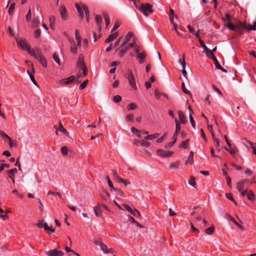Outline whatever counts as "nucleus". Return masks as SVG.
<instances>
[{"label":"nucleus","mask_w":256,"mask_h":256,"mask_svg":"<svg viewBox=\"0 0 256 256\" xmlns=\"http://www.w3.org/2000/svg\"><path fill=\"white\" fill-rule=\"evenodd\" d=\"M88 80H84V82H83L80 85V86H79V89L80 90H83L84 88H85V87L86 86V85L88 84Z\"/></svg>","instance_id":"nucleus-59"},{"label":"nucleus","mask_w":256,"mask_h":256,"mask_svg":"<svg viewBox=\"0 0 256 256\" xmlns=\"http://www.w3.org/2000/svg\"><path fill=\"white\" fill-rule=\"evenodd\" d=\"M28 53L34 56L35 58H36L37 55H38L39 52L36 53L33 49H31L30 46L26 50Z\"/></svg>","instance_id":"nucleus-36"},{"label":"nucleus","mask_w":256,"mask_h":256,"mask_svg":"<svg viewBox=\"0 0 256 256\" xmlns=\"http://www.w3.org/2000/svg\"><path fill=\"white\" fill-rule=\"evenodd\" d=\"M75 36H76V42H77V46H81V38H80V36L78 33V30H76L75 31Z\"/></svg>","instance_id":"nucleus-31"},{"label":"nucleus","mask_w":256,"mask_h":256,"mask_svg":"<svg viewBox=\"0 0 256 256\" xmlns=\"http://www.w3.org/2000/svg\"><path fill=\"white\" fill-rule=\"evenodd\" d=\"M42 228L48 234H52L54 232V229L49 226L46 222L44 224Z\"/></svg>","instance_id":"nucleus-22"},{"label":"nucleus","mask_w":256,"mask_h":256,"mask_svg":"<svg viewBox=\"0 0 256 256\" xmlns=\"http://www.w3.org/2000/svg\"><path fill=\"white\" fill-rule=\"evenodd\" d=\"M156 153L158 155L163 158H168L171 156L174 152L170 151H165L159 149L157 150Z\"/></svg>","instance_id":"nucleus-7"},{"label":"nucleus","mask_w":256,"mask_h":256,"mask_svg":"<svg viewBox=\"0 0 256 256\" xmlns=\"http://www.w3.org/2000/svg\"><path fill=\"white\" fill-rule=\"evenodd\" d=\"M77 44H76L75 42H73V44L71 45L70 48V50L72 53H76L77 52Z\"/></svg>","instance_id":"nucleus-40"},{"label":"nucleus","mask_w":256,"mask_h":256,"mask_svg":"<svg viewBox=\"0 0 256 256\" xmlns=\"http://www.w3.org/2000/svg\"><path fill=\"white\" fill-rule=\"evenodd\" d=\"M75 6L82 18V19L84 17V14L83 12V11L84 10L83 9L82 6H81L79 4H76Z\"/></svg>","instance_id":"nucleus-24"},{"label":"nucleus","mask_w":256,"mask_h":256,"mask_svg":"<svg viewBox=\"0 0 256 256\" xmlns=\"http://www.w3.org/2000/svg\"><path fill=\"white\" fill-rule=\"evenodd\" d=\"M133 36L132 32H128L122 39V42L120 44V48L123 47L127 42H128Z\"/></svg>","instance_id":"nucleus-9"},{"label":"nucleus","mask_w":256,"mask_h":256,"mask_svg":"<svg viewBox=\"0 0 256 256\" xmlns=\"http://www.w3.org/2000/svg\"><path fill=\"white\" fill-rule=\"evenodd\" d=\"M180 162H172V163H171L170 164V168L173 169V168H178V166H179V165H180Z\"/></svg>","instance_id":"nucleus-45"},{"label":"nucleus","mask_w":256,"mask_h":256,"mask_svg":"<svg viewBox=\"0 0 256 256\" xmlns=\"http://www.w3.org/2000/svg\"><path fill=\"white\" fill-rule=\"evenodd\" d=\"M136 108V104L134 102L129 104L127 106L128 110H135Z\"/></svg>","instance_id":"nucleus-51"},{"label":"nucleus","mask_w":256,"mask_h":256,"mask_svg":"<svg viewBox=\"0 0 256 256\" xmlns=\"http://www.w3.org/2000/svg\"><path fill=\"white\" fill-rule=\"evenodd\" d=\"M160 136V134L155 133L154 134L148 135L146 137H144V139L146 140H152L157 138Z\"/></svg>","instance_id":"nucleus-33"},{"label":"nucleus","mask_w":256,"mask_h":256,"mask_svg":"<svg viewBox=\"0 0 256 256\" xmlns=\"http://www.w3.org/2000/svg\"><path fill=\"white\" fill-rule=\"evenodd\" d=\"M50 24L52 27L55 24L56 18L54 16H51L49 18Z\"/></svg>","instance_id":"nucleus-47"},{"label":"nucleus","mask_w":256,"mask_h":256,"mask_svg":"<svg viewBox=\"0 0 256 256\" xmlns=\"http://www.w3.org/2000/svg\"><path fill=\"white\" fill-rule=\"evenodd\" d=\"M247 197L248 200L252 201H254L255 200V196L251 190L248 191Z\"/></svg>","instance_id":"nucleus-38"},{"label":"nucleus","mask_w":256,"mask_h":256,"mask_svg":"<svg viewBox=\"0 0 256 256\" xmlns=\"http://www.w3.org/2000/svg\"><path fill=\"white\" fill-rule=\"evenodd\" d=\"M18 172V170L16 168H12L8 171V173L9 174V177L12 179V178H14L15 174L16 173Z\"/></svg>","instance_id":"nucleus-37"},{"label":"nucleus","mask_w":256,"mask_h":256,"mask_svg":"<svg viewBox=\"0 0 256 256\" xmlns=\"http://www.w3.org/2000/svg\"><path fill=\"white\" fill-rule=\"evenodd\" d=\"M106 178L108 181V186L111 188V191L112 190L115 188L114 187L112 182L110 180L108 176H106Z\"/></svg>","instance_id":"nucleus-46"},{"label":"nucleus","mask_w":256,"mask_h":256,"mask_svg":"<svg viewBox=\"0 0 256 256\" xmlns=\"http://www.w3.org/2000/svg\"><path fill=\"white\" fill-rule=\"evenodd\" d=\"M40 24V20L38 18H34L32 22V26L33 27L36 28Z\"/></svg>","instance_id":"nucleus-43"},{"label":"nucleus","mask_w":256,"mask_h":256,"mask_svg":"<svg viewBox=\"0 0 256 256\" xmlns=\"http://www.w3.org/2000/svg\"><path fill=\"white\" fill-rule=\"evenodd\" d=\"M212 139L214 140V142H215L216 144V147H219L220 146V142H219V140L218 138H216L215 136H214V132H212Z\"/></svg>","instance_id":"nucleus-50"},{"label":"nucleus","mask_w":256,"mask_h":256,"mask_svg":"<svg viewBox=\"0 0 256 256\" xmlns=\"http://www.w3.org/2000/svg\"><path fill=\"white\" fill-rule=\"evenodd\" d=\"M214 230V227H210L208 228L205 230L206 233L208 234H211Z\"/></svg>","instance_id":"nucleus-63"},{"label":"nucleus","mask_w":256,"mask_h":256,"mask_svg":"<svg viewBox=\"0 0 256 256\" xmlns=\"http://www.w3.org/2000/svg\"><path fill=\"white\" fill-rule=\"evenodd\" d=\"M95 20H96V24L97 25L98 30L100 32L102 30L101 24H102V17L101 16L96 15L95 18Z\"/></svg>","instance_id":"nucleus-16"},{"label":"nucleus","mask_w":256,"mask_h":256,"mask_svg":"<svg viewBox=\"0 0 256 256\" xmlns=\"http://www.w3.org/2000/svg\"><path fill=\"white\" fill-rule=\"evenodd\" d=\"M53 58L54 60L58 64H60V60L58 56L56 53L54 54Z\"/></svg>","instance_id":"nucleus-53"},{"label":"nucleus","mask_w":256,"mask_h":256,"mask_svg":"<svg viewBox=\"0 0 256 256\" xmlns=\"http://www.w3.org/2000/svg\"><path fill=\"white\" fill-rule=\"evenodd\" d=\"M100 250L103 252L104 254H114L115 252V251L112 249L108 248V246L104 243L103 244H101V246L100 247Z\"/></svg>","instance_id":"nucleus-12"},{"label":"nucleus","mask_w":256,"mask_h":256,"mask_svg":"<svg viewBox=\"0 0 256 256\" xmlns=\"http://www.w3.org/2000/svg\"><path fill=\"white\" fill-rule=\"evenodd\" d=\"M42 228L48 234H52L54 232V229L49 226L46 222L44 224Z\"/></svg>","instance_id":"nucleus-23"},{"label":"nucleus","mask_w":256,"mask_h":256,"mask_svg":"<svg viewBox=\"0 0 256 256\" xmlns=\"http://www.w3.org/2000/svg\"><path fill=\"white\" fill-rule=\"evenodd\" d=\"M168 132H164L163 135L160 138H158L156 140L157 143H160L162 142V141L164 140V138H166L167 136Z\"/></svg>","instance_id":"nucleus-52"},{"label":"nucleus","mask_w":256,"mask_h":256,"mask_svg":"<svg viewBox=\"0 0 256 256\" xmlns=\"http://www.w3.org/2000/svg\"><path fill=\"white\" fill-rule=\"evenodd\" d=\"M41 32L40 28H37L34 32V36L35 38H38L40 36Z\"/></svg>","instance_id":"nucleus-58"},{"label":"nucleus","mask_w":256,"mask_h":256,"mask_svg":"<svg viewBox=\"0 0 256 256\" xmlns=\"http://www.w3.org/2000/svg\"><path fill=\"white\" fill-rule=\"evenodd\" d=\"M193 157H194V152L192 151H191L190 152V154L188 158V159L186 161V164H192L194 163Z\"/></svg>","instance_id":"nucleus-26"},{"label":"nucleus","mask_w":256,"mask_h":256,"mask_svg":"<svg viewBox=\"0 0 256 256\" xmlns=\"http://www.w3.org/2000/svg\"><path fill=\"white\" fill-rule=\"evenodd\" d=\"M123 206L124 208L128 211L129 212H130L132 215L136 217H140V212L136 209H132V208L127 205V204H124L123 205Z\"/></svg>","instance_id":"nucleus-3"},{"label":"nucleus","mask_w":256,"mask_h":256,"mask_svg":"<svg viewBox=\"0 0 256 256\" xmlns=\"http://www.w3.org/2000/svg\"><path fill=\"white\" fill-rule=\"evenodd\" d=\"M54 127L56 131H60L66 136L68 135V132L64 128L60 122H59L58 126L54 125Z\"/></svg>","instance_id":"nucleus-10"},{"label":"nucleus","mask_w":256,"mask_h":256,"mask_svg":"<svg viewBox=\"0 0 256 256\" xmlns=\"http://www.w3.org/2000/svg\"><path fill=\"white\" fill-rule=\"evenodd\" d=\"M196 222L202 228H204L206 226V222L205 220L202 218L198 217L196 220Z\"/></svg>","instance_id":"nucleus-30"},{"label":"nucleus","mask_w":256,"mask_h":256,"mask_svg":"<svg viewBox=\"0 0 256 256\" xmlns=\"http://www.w3.org/2000/svg\"><path fill=\"white\" fill-rule=\"evenodd\" d=\"M60 12L61 18L63 20H66L68 18V15L66 8L64 6H61L60 7Z\"/></svg>","instance_id":"nucleus-11"},{"label":"nucleus","mask_w":256,"mask_h":256,"mask_svg":"<svg viewBox=\"0 0 256 256\" xmlns=\"http://www.w3.org/2000/svg\"><path fill=\"white\" fill-rule=\"evenodd\" d=\"M42 228L48 234H52L54 232V229L49 226L46 222L44 224Z\"/></svg>","instance_id":"nucleus-20"},{"label":"nucleus","mask_w":256,"mask_h":256,"mask_svg":"<svg viewBox=\"0 0 256 256\" xmlns=\"http://www.w3.org/2000/svg\"><path fill=\"white\" fill-rule=\"evenodd\" d=\"M31 18H32V13H31V10L30 8L28 12V14H26V20L27 22H30L31 20Z\"/></svg>","instance_id":"nucleus-61"},{"label":"nucleus","mask_w":256,"mask_h":256,"mask_svg":"<svg viewBox=\"0 0 256 256\" xmlns=\"http://www.w3.org/2000/svg\"><path fill=\"white\" fill-rule=\"evenodd\" d=\"M226 26L230 30L234 31L238 34H242V28H237L234 25L232 24L230 22H228L226 24Z\"/></svg>","instance_id":"nucleus-4"},{"label":"nucleus","mask_w":256,"mask_h":256,"mask_svg":"<svg viewBox=\"0 0 256 256\" xmlns=\"http://www.w3.org/2000/svg\"><path fill=\"white\" fill-rule=\"evenodd\" d=\"M188 184H190V185L192 187L195 188L196 184L195 182V178L193 176L190 177V178L188 182Z\"/></svg>","instance_id":"nucleus-56"},{"label":"nucleus","mask_w":256,"mask_h":256,"mask_svg":"<svg viewBox=\"0 0 256 256\" xmlns=\"http://www.w3.org/2000/svg\"><path fill=\"white\" fill-rule=\"evenodd\" d=\"M134 119V115L132 114H130L126 116V120L128 122H133Z\"/></svg>","instance_id":"nucleus-64"},{"label":"nucleus","mask_w":256,"mask_h":256,"mask_svg":"<svg viewBox=\"0 0 256 256\" xmlns=\"http://www.w3.org/2000/svg\"><path fill=\"white\" fill-rule=\"evenodd\" d=\"M0 135L2 137V138H6L8 139L10 141V144L12 143V140L10 136H8L6 133L0 130Z\"/></svg>","instance_id":"nucleus-55"},{"label":"nucleus","mask_w":256,"mask_h":256,"mask_svg":"<svg viewBox=\"0 0 256 256\" xmlns=\"http://www.w3.org/2000/svg\"><path fill=\"white\" fill-rule=\"evenodd\" d=\"M178 115L181 122L182 124H185L186 120L183 112L182 111L179 110L178 112Z\"/></svg>","instance_id":"nucleus-28"},{"label":"nucleus","mask_w":256,"mask_h":256,"mask_svg":"<svg viewBox=\"0 0 256 256\" xmlns=\"http://www.w3.org/2000/svg\"><path fill=\"white\" fill-rule=\"evenodd\" d=\"M199 42L202 47L203 48L205 52L210 51L209 48L206 46V45L204 44V42L201 40V38H200Z\"/></svg>","instance_id":"nucleus-49"},{"label":"nucleus","mask_w":256,"mask_h":256,"mask_svg":"<svg viewBox=\"0 0 256 256\" xmlns=\"http://www.w3.org/2000/svg\"><path fill=\"white\" fill-rule=\"evenodd\" d=\"M190 140L187 139L185 140L182 141L179 145V148H182L186 149L187 148L188 144H189Z\"/></svg>","instance_id":"nucleus-32"},{"label":"nucleus","mask_w":256,"mask_h":256,"mask_svg":"<svg viewBox=\"0 0 256 256\" xmlns=\"http://www.w3.org/2000/svg\"><path fill=\"white\" fill-rule=\"evenodd\" d=\"M146 140H140V146L144 147H148L150 145V143Z\"/></svg>","instance_id":"nucleus-41"},{"label":"nucleus","mask_w":256,"mask_h":256,"mask_svg":"<svg viewBox=\"0 0 256 256\" xmlns=\"http://www.w3.org/2000/svg\"><path fill=\"white\" fill-rule=\"evenodd\" d=\"M226 198L229 200H230L232 202H234V204H236V202L234 200V199L233 198V196H232V194L230 193H229V194H226Z\"/></svg>","instance_id":"nucleus-62"},{"label":"nucleus","mask_w":256,"mask_h":256,"mask_svg":"<svg viewBox=\"0 0 256 256\" xmlns=\"http://www.w3.org/2000/svg\"><path fill=\"white\" fill-rule=\"evenodd\" d=\"M42 228L48 234H52L54 232V229L49 226L46 222L44 224Z\"/></svg>","instance_id":"nucleus-21"},{"label":"nucleus","mask_w":256,"mask_h":256,"mask_svg":"<svg viewBox=\"0 0 256 256\" xmlns=\"http://www.w3.org/2000/svg\"><path fill=\"white\" fill-rule=\"evenodd\" d=\"M176 131L172 137V139L174 140L175 141H176V139H177L176 136H178V134L180 130V124L177 120H176Z\"/></svg>","instance_id":"nucleus-17"},{"label":"nucleus","mask_w":256,"mask_h":256,"mask_svg":"<svg viewBox=\"0 0 256 256\" xmlns=\"http://www.w3.org/2000/svg\"><path fill=\"white\" fill-rule=\"evenodd\" d=\"M182 91L184 93L186 94H190V90H188L186 86H185V84H184V82H182Z\"/></svg>","instance_id":"nucleus-60"},{"label":"nucleus","mask_w":256,"mask_h":256,"mask_svg":"<svg viewBox=\"0 0 256 256\" xmlns=\"http://www.w3.org/2000/svg\"><path fill=\"white\" fill-rule=\"evenodd\" d=\"M118 36V34L117 32H114V34H110L109 35L108 38L105 40L106 43H108L114 39H116Z\"/></svg>","instance_id":"nucleus-18"},{"label":"nucleus","mask_w":256,"mask_h":256,"mask_svg":"<svg viewBox=\"0 0 256 256\" xmlns=\"http://www.w3.org/2000/svg\"><path fill=\"white\" fill-rule=\"evenodd\" d=\"M244 29L246 30L248 32H250L252 30H255V26H254L250 24H248V26L246 24Z\"/></svg>","instance_id":"nucleus-57"},{"label":"nucleus","mask_w":256,"mask_h":256,"mask_svg":"<svg viewBox=\"0 0 256 256\" xmlns=\"http://www.w3.org/2000/svg\"><path fill=\"white\" fill-rule=\"evenodd\" d=\"M27 72H28V75L30 76V78L31 80L33 82V84L34 85L37 86V82H36V80L34 79V76L32 74H30L29 70H28Z\"/></svg>","instance_id":"nucleus-54"},{"label":"nucleus","mask_w":256,"mask_h":256,"mask_svg":"<svg viewBox=\"0 0 256 256\" xmlns=\"http://www.w3.org/2000/svg\"><path fill=\"white\" fill-rule=\"evenodd\" d=\"M103 16L105 20L106 27V28L110 24V19L108 14L106 12L103 14Z\"/></svg>","instance_id":"nucleus-35"},{"label":"nucleus","mask_w":256,"mask_h":256,"mask_svg":"<svg viewBox=\"0 0 256 256\" xmlns=\"http://www.w3.org/2000/svg\"><path fill=\"white\" fill-rule=\"evenodd\" d=\"M75 79V76H72L68 78L62 79L60 80V82L62 84L68 85L73 82Z\"/></svg>","instance_id":"nucleus-13"},{"label":"nucleus","mask_w":256,"mask_h":256,"mask_svg":"<svg viewBox=\"0 0 256 256\" xmlns=\"http://www.w3.org/2000/svg\"><path fill=\"white\" fill-rule=\"evenodd\" d=\"M215 66L216 68L218 69V70H222V72H224V73H226L228 72V71L224 69V68H222L219 64L218 62H216V64H215Z\"/></svg>","instance_id":"nucleus-42"},{"label":"nucleus","mask_w":256,"mask_h":256,"mask_svg":"<svg viewBox=\"0 0 256 256\" xmlns=\"http://www.w3.org/2000/svg\"><path fill=\"white\" fill-rule=\"evenodd\" d=\"M36 59L38 60L44 67L46 68L47 66V60L40 52H39L38 55H37Z\"/></svg>","instance_id":"nucleus-8"},{"label":"nucleus","mask_w":256,"mask_h":256,"mask_svg":"<svg viewBox=\"0 0 256 256\" xmlns=\"http://www.w3.org/2000/svg\"><path fill=\"white\" fill-rule=\"evenodd\" d=\"M188 109H189V110H190V116H189V118H190V124H192V128H195V122L194 120V118L192 116V113L190 112V106H188Z\"/></svg>","instance_id":"nucleus-39"},{"label":"nucleus","mask_w":256,"mask_h":256,"mask_svg":"<svg viewBox=\"0 0 256 256\" xmlns=\"http://www.w3.org/2000/svg\"><path fill=\"white\" fill-rule=\"evenodd\" d=\"M17 43L18 47L24 50H26L30 47L29 44L25 40H17Z\"/></svg>","instance_id":"nucleus-5"},{"label":"nucleus","mask_w":256,"mask_h":256,"mask_svg":"<svg viewBox=\"0 0 256 256\" xmlns=\"http://www.w3.org/2000/svg\"><path fill=\"white\" fill-rule=\"evenodd\" d=\"M249 182V180L248 179H244L238 182L236 184V189L240 191L241 192L242 190L244 188V186L246 183H248Z\"/></svg>","instance_id":"nucleus-14"},{"label":"nucleus","mask_w":256,"mask_h":256,"mask_svg":"<svg viewBox=\"0 0 256 256\" xmlns=\"http://www.w3.org/2000/svg\"><path fill=\"white\" fill-rule=\"evenodd\" d=\"M130 47L131 48H134V51L136 53L138 54V53H140V51L141 50L140 47H138L137 46L135 42H130L129 44Z\"/></svg>","instance_id":"nucleus-27"},{"label":"nucleus","mask_w":256,"mask_h":256,"mask_svg":"<svg viewBox=\"0 0 256 256\" xmlns=\"http://www.w3.org/2000/svg\"><path fill=\"white\" fill-rule=\"evenodd\" d=\"M84 56L83 54H80L79 55L78 61V66L80 68L81 66H83L84 65Z\"/></svg>","instance_id":"nucleus-19"},{"label":"nucleus","mask_w":256,"mask_h":256,"mask_svg":"<svg viewBox=\"0 0 256 256\" xmlns=\"http://www.w3.org/2000/svg\"><path fill=\"white\" fill-rule=\"evenodd\" d=\"M134 4L136 6V8L146 16H148L149 14L153 12L152 9V6L149 4H140L139 6L136 4V1H134Z\"/></svg>","instance_id":"nucleus-1"},{"label":"nucleus","mask_w":256,"mask_h":256,"mask_svg":"<svg viewBox=\"0 0 256 256\" xmlns=\"http://www.w3.org/2000/svg\"><path fill=\"white\" fill-rule=\"evenodd\" d=\"M131 47H130L129 45L127 46H126L124 48L120 50L118 52L119 56L120 57H122L125 54L127 50L130 48Z\"/></svg>","instance_id":"nucleus-34"},{"label":"nucleus","mask_w":256,"mask_h":256,"mask_svg":"<svg viewBox=\"0 0 256 256\" xmlns=\"http://www.w3.org/2000/svg\"><path fill=\"white\" fill-rule=\"evenodd\" d=\"M14 8H15V4L14 3L12 4H10V6L9 8V10H8V14H10V16L13 15Z\"/></svg>","instance_id":"nucleus-44"},{"label":"nucleus","mask_w":256,"mask_h":256,"mask_svg":"<svg viewBox=\"0 0 256 256\" xmlns=\"http://www.w3.org/2000/svg\"><path fill=\"white\" fill-rule=\"evenodd\" d=\"M82 8L84 11L85 14H86V21L88 22L89 20H90V12H89L88 8V6H86V4H83Z\"/></svg>","instance_id":"nucleus-25"},{"label":"nucleus","mask_w":256,"mask_h":256,"mask_svg":"<svg viewBox=\"0 0 256 256\" xmlns=\"http://www.w3.org/2000/svg\"><path fill=\"white\" fill-rule=\"evenodd\" d=\"M146 54L144 52H140L138 53L136 56V58L138 60V62L140 64H142L144 62V59L146 57Z\"/></svg>","instance_id":"nucleus-15"},{"label":"nucleus","mask_w":256,"mask_h":256,"mask_svg":"<svg viewBox=\"0 0 256 256\" xmlns=\"http://www.w3.org/2000/svg\"><path fill=\"white\" fill-rule=\"evenodd\" d=\"M235 26H236L237 28H244L246 27V23L242 22L240 21H238L236 25H234Z\"/></svg>","instance_id":"nucleus-48"},{"label":"nucleus","mask_w":256,"mask_h":256,"mask_svg":"<svg viewBox=\"0 0 256 256\" xmlns=\"http://www.w3.org/2000/svg\"><path fill=\"white\" fill-rule=\"evenodd\" d=\"M128 79L131 88L134 90H136L137 87L136 83V79L134 74L132 72H130L128 74Z\"/></svg>","instance_id":"nucleus-2"},{"label":"nucleus","mask_w":256,"mask_h":256,"mask_svg":"<svg viewBox=\"0 0 256 256\" xmlns=\"http://www.w3.org/2000/svg\"><path fill=\"white\" fill-rule=\"evenodd\" d=\"M46 254L48 256H63L64 252L62 251L54 249L47 251Z\"/></svg>","instance_id":"nucleus-6"},{"label":"nucleus","mask_w":256,"mask_h":256,"mask_svg":"<svg viewBox=\"0 0 256 256\" xmlns=\"http://www.w3.org/2000/svg\"><path fill=\"white\" fill-rule=\"evenodd\" d=\"M94 212L96 216L97 217L102 216V210L98 206H94Z\"/></svg>","instance_id":"nucleus-29"}]
</instances>
